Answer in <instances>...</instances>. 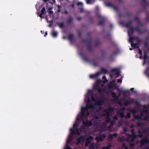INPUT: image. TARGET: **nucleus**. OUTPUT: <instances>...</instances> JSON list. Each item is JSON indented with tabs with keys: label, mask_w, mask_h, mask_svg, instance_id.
I'll use <instances>...</instances> for the list:
<instances>
[{
	"label": "nucleus",
	"mask_w": 149,
	"mask_h": 149,
	"mask_svg": "<svg viewBox=\"0 0 149 149\" xmlns=\"http://www.w3.org/2000/svg\"><path fill=\"white\" fill-rule=\"evenodd\" d=\"M116 69H114L113 70H112V71H116Z\"/></svg>",
	"instance_id": "50"
},
{
	"label": "nucleus",
	"mask_w": 149,
	"mask_h": 149,
	"mask_svg": "<svg viewBox=\"0 0 149 149\" xmlns=\"http://www.w3.org/2000/svg\"><path fill=\"white\" fill-rule=\"evenodd\" d=\"M101 71L104 74H106L107 72V70L104 69H101Z\"/></svg>",
	"instance_id": "20"
},
{
	"label": "nucleus",
	"mask_w": 149,
	"mask_h": 149,
	"mask_svg": "<svg viewBox=\"0 0 149 149\" xmlns=\"http://www.w3.org/2000/svg\"><path fill=\"white\" fill-rule=\"evenodd\" d=\"M111 148V146L109 144L107 146L104 147L102 149H110Z\"/></svg>",
	"instance_id": "17"
},
{
	"label": "nucleus",
	"mask_w": 149,
	"mask_h": 149,
	"mask_svg": "<svg viewBox=\"0 0 149 149\" xmlns=\"http://www.w3.org/2000/svg\"><path fill=\"white\" fill-rule=\"evenodd\" d=\"M139 58H140V59H142V56H140V57H139Z\"/></svg>",
	"instance_id": "57"
},
{
	"label": "nucleus",
	"mask_w": 149,
	"mask_h": 149,
	"mask_svg": "<svg viewBox=\"0 0 149 149\" xmlns=\"http://www.w3.org/2000/svg\"><path fill=\"white\" fill-rule=\"evenodd\" d=\"M106 137V136L105 134H103L102 135H101L100 134L99 135L97 136L96 138V140L97 141V142H98L99 141H102L103 140V139L105 138Z\"/></svg>",
	"instance_id": "9"
},
{
	"label": "nucleus",
	"mask_w": 149,
	"mask_h": 149,
	"mask_svg": "<svg viewBox=\"0 0 149 149\" xmlns=\"http://www.w3.org/2000/svg\"><path fill=\"white\" fill-rule=\"evenodd\" d=\"M129 104H130V102L128 101H127L126 102L124 103L125 105H127Z\"/></svg>",
	"instance_id": "30"
},
{
	"label": "nucleus",
	"mask_w": 149,
	"mask_h": 149,
	"mask_svg": "<svg viewBox=\"0 0 149 149\" xmlns=\"http://www.w3.org/2000/svg\"><path fill=\"white\" fill-rule=\"evenodd\" d=\"M132 38H130V39H129V41L130 42H131V41H132Z\"/></svg>",
	"instance_id": "40"
},
{
	"label": "nucleus",
	"mask_w": 149,
	"mask_h": 149,
	"mask_svg": "<svg viewBox=\"0 0 149 149\" xmlns=\"http://www.w3.org/2000/svg\"><path fill=\"white\" fill-rule=\"evenodd\" d=\"M114 8L115 9V10H117V8Z\"/></svg>",
	"instance_id": "60"
},
{
	"label": "nucleus",
	"mask_w": 149,
	"mask_h": 149,
	"mask_svg": "<svg viewBox=\"0 0 149 149\" xmlns=\"http://www.w3.org/2000/svg\"><path fill=\"white\" fill-rule=\"evenodd\" d=\"M137 125L138 126H142L143 124L139 123H138Z\"/></svg>",
	"instance_id": "36"
},
{
	"label": "nucleus",
	"mask_w": 149,
	"mask_h": 149,
	"mask_svg": "<svg viewBox=\"0 0 149 149\" xmlns=\"http://www.w3.org/2000/svg\"><path fill=\"white\" fill-rule=\"evenodd\" d=\"M104 23V22L103 21H100L99 23V25H102Z\"/></svg>",
	"instance_id": "25"
},
{
	"label": "nucleus",
	"mask_w": 149,
	"mask_h": 149,
	"mask_svg": "<svg viewBox=\"0 0 149 149\" xmlns=\"http://www.w3.org/2000/svg\"><path fill=\"white\" fill-rule=\"evenodd\" d=\"M52 34L53 36L56 37L57 36V33L56 31H53L52 32Z\"/></svg>",
	"instance_id": "19"
},
{
	"label": "nucleus",
	"mask_w": 149,
	"mask_h": 149,
	"mask_svg": "<svg viewBox=\"0 0 149 149\" xmlns=\"http://www.w3.org/2000/svg\"><path fill=\"white\" fill-rule=\"evenodd\" d=\"M93 138V137L91 136H90L89 138H86L83 136H81L78 139L76 144L78 145L79 143H83L86 140L85 146H87L90 143L89 140L90 139L92 140Z\"/></svg>",
	"instance_id": "6"
},
{
	"label": "nucleus",
	"mask_w": 149,
	"mask_h": 149,
	"mask_svg": "<svg viewBox=\"0 0 149 149\" xmlns=\"http://www.w3.org/2000/svg\"><path fill=\"white\" fill-rule=\"evenodd\" d=\"M138 136L140 138H142L144 136V138L143 139L140 141L141 146H143L146 144L149 143V127L147 130L143 131L141 132L140 131L138 132Z\"/></svg>",
	"instance_id": "2"
},
{
	"label": "nucleus",
	"mask_w": 149,
	"mask_h": 149,
	"mask_svg": "<svg viewBox=\"0 0 149 149\" xmlns=\"http://www.w3.org/2000/svg\"><path fill=\"white\" fill-rule=\"evenodd\" d=\"M58 8H61V6H60V5H58Z\"/></svg>",
	"instance_id": "44"
},
{
	"label": "nucleus",
	"mask_w": 149,
	"mask_h": 149,
	"mask_svg": "<svg viewBox=\"0 0 149 149\" xmlns=\"http://www.w3.org/2000/svg\"><path fill=\"white\" fill-rule=\"evenodd\" d=\"M49 0H43V1L45 2H47Z\"/></svg>",
	"instance_id": "45"
},
{
	"label": "nucleus",
	"mask_w": 149,
	"mask_h": 149,
	"mask_svg": "<svg viewBox=\"0 0 149 149\" xmlns=\"http://www.w3.org/2000/svg\"><path fill=\"white\" fill-rule=\"evenodd\" d=\"M143 107L145 108H146V105H143Z\"/></svg>",
	"instance_id": "54"
},
{
	"label": "nucleus",
	"mask_w": 149,
	"mask_h": 149,
	"mask_svg": "<svg viewBox=\"0 0 149 149\" xmlns=\"http://www.w3.org/2000/svg\"><path fill=\"white\" fill-rule=\"evenodd\" d=\"M145 149H149V146L146 147Z\"/></svg>",
	"instance_id": "51"
},
{
	"label": "nucleus",
	"mask_w": 149,
	"mask_h": 149,
	"mask_svg": "<svg viewBox=\"0 0 149 149\" xmlns=\"http://www.w3.org/2000/svg\"><path fill=\"white\" fill-rule=\"evenodd\" d=\"M65 37L64 36V37H63V39H65Z\"/></svg>",
	"instance_id": "61"
},
{
	"label": "nucleus",
	"mask_w": 149,
	"mask_h": 149,
	"mask_svg": "<svg viewBox=\"0 0 149 149\" xmlns=\"http://www.w3.org/2000/svg\"><path fill=\"white\" fill-rule=\"evenodd\" d=\"M77 5L78 6L80 5L82 6L83 5V3L81 2H79L77 3Z\"/></svg>",
	"instance_id": "29"
},
{
	"label": "nucleus",
	"mask_w": 149,
	"mask_h": 149,
	"mask_svg": "<svg viewBox=\"0 0 149 149\" xmlns=\"http://www.w3.org/2000/svg\"><path fill=\"white\" fill-rule=\"evenodd\" d=\"M131 45L132 47H134V48L139 47V45L137 43L135 44L131 43Z\"/></svg>",
	"instance_id": "12"
},
{
	"label": "nucleus",
	"mask_w": 149,
	"mask_h": 149,
	"mask_svg": "<svg viewBox=\"0 0 149 149\" xmlns=\"http://www.w3.org/2000/svg\"><path fill=\"white\" fill-rule=\"evenodd\" d=\"M120 93L119 94V95H118V97H120Z\"/></svg>",
	"instance_id": "55"
},
{
	"label": "nucleus",
	"mask_w": 149,
	"mask_h": 149,
	"mask_svg": "<svg viewBox=\"0 0 149 149\" xmlns=\"http://www.w3.org/2000/svg\"><path fill=\"white\" fill-rule=\"evenodd\" d=\"M58 25L61 28H62L63 26V23L59 24Z\"/></svg>",
	"instance_id": "24"
},
{
	"label": "nucleus",
	"mask_w": 149,
	"mask_h": 149,
	"mask_svg": "<svg viewBox=\"0 0 149 149\" xmlns=\"http://www.w3.org/2000/svg\"><path fill=\"white\" fill-rule=\"evenodd\" d=\"M81 19V17L77 18V20H80Z\"/></svg>",
	"instance_id": "41"
},
{
	"label": "nucleus",
	"mask_w": 149,
	"mask_h": 149,
	"mask_svg": "<svg viewBox=\"0 0 149 149\" xmlns=\"http://www.w3.org/2000/svg\"><path fill=\"white\" fill-rule=\"evenodd\" d=\"M130 113H127L126 116H125V118H130Z\"/></svg>",
	"instance_id": "23"
},
{
	"label": "nucleus",
	"mask_w": 149,
	"mask_h": 149,
	"mask_svg": "<svg viewBox=\"0 0 149 149\" xmlns=\"http://www.w3.org/2000/svg\"><path fill=\"white\" fill-rule=\"evenodd\" d=\"M45 10H46L45 8L43 7L41 10V13L43 15H44L45 13Z\"/></svg>",
	"instance_id": "18"
},
{
	"label": "nucleus",
	"mask_w": 149,
	"mask_h": 149,
	"mask_svg": "<svg viewBox=\"0 0 149 149\" xmlns=\"http://www.w3.org/2000/svg\"><path fill=\"white\" fill-rule=\"evenodd\" d=\"M126 26L127 27V28H128V27H130V25H129V23L128 24H127L126 25Z\"/></svg>",
	"instance_id": "37"
},
{
	"label": "nucleus",
	"mask_w": 149,
	"mask_h": 149,
	"mask_svg": "<svg viewBox=\"0 0 149 149\" xmlns=\"http://www.w3.org/2000/svg\"><path fill=\"white\" fill-rule=\"evenodd\" d=\"M47 35V32H45V36H46V35Z\"/></svg>",
	"instance_id": "46"
},
{
	"label": "nucleus",
	"mask_w": 149,
	"mask_h": 149,
	"mask_svg": "<svg viewBox=\"0 0 149 149\" xmlns=\"http://www.w3.org/2000/svg\"><path fill=\"white\" fill-rule=\"evenodd\" d=\"M74 130H72V129H70V130L71 132L69 136L67 141L68 143H70L72 140V134H74L77 135H79L80 133H81L82 131L84 132L85 129L83 126L81 127L79 129H78L77 127L75 124H73Z\"/></svg>",
	"instance_id": "4"
},
{
	"label": "nucleus",
	"mask_w": 149,
	"mask_h": 149,
	"mask_svg": "<svg viewBox=\"0 0 149 149\" xmlns=\"http://www.w3.org/2000/svg\"><path fill=\"white\" fill-rule=\"evenodd\" d=\"M130 111L132 112L134 114L136 112V111L135 110L133 109L131 110Z\"/></svg>",
	"instance_id": "31"
},
{
	"label": "nucleus",
	"mask_w": 149,
	"mask_h": 149,
	"mask_svg": "<svg viewBox=\"0 0 149 149\" xmlns=\"http://www.w3.org/2000/svg\"><path fill=\"white\" fill-rule=\"evenodd\" d=\"M43 15L40 13L39 15V16L41 18H44V17H43L42 16V15Z\"/></svg>",
	"instance_id": "33"
},
{
	"label": "nucleus",
	"mask_w": 149,
	"mask_h": 149,
	"mask_svg": "<svg viewBox=\"0 0 149 149\" xmlns=\"http://www.w3.org/2000/svg\"><path fill=\"white\" fill-rule=\"evenodd\" d=\"M49 26H51V25H49Z\"/></svg>",
	"instance_id": "62"
},
{
	"label": "nucleus",
	"mask_w": 149,
	"mask_h": 149,
	"mask_svg": "<svg viewBox=\"0 0 149 149\" xmlns=\"http://www.w3.org/2000/svg\"><path fill=\"white\" fill-rule=\"evenodd\" d=\"M73 19L71 17H69L68 19V23H70L72 21Z\"/></svg>",
	"instance_id": "15"
},
{
	"label": "nucleus",
	"mask_w": 149,
	"mask_h": 149,
	"mask_svg": "<svg viewBox=\"0 0 149 149\" xmlns=\"http://www.w3.org/2000/svg\"><path fill=\"white\" fill-rule=\"evenodd\" d=\"M102 79H106V77L105 76H104L102 77Z\"/></svg>",
	"instance_id": "43"
},
{
	"label": "nucleus",
	"mask_w": 149,
	"mask_h": 149,
	"mask_svg": "<svg viewBox=\"0 0 149 149\" xmlns=\"http://www.w3.org/2000/svg\"><path fill=\"white\" fill-rule=\"evenodd\" d=\"M124 108L123 107L121 109H119L116 110L117 115H119L121 118H123L124 117V110H125Z\"/></svg>",
	"instance_id": "8"
},
{
	"label": "nucleus",
	"mask_w": 149,
	"mask_h": 149,
	"mask_svg": "<svg viewBox=\"0 0 149 149\" xmlns=\"http://www.w3.org/2000/svg\"><path fill=\"white\" fill-rule=\"evenodd\" d=\"M72 7H74V4H72Z\"/></svg>",
	"instance_id": "59"
},
{
	"label": "nucleus",
	"mask_w": 149,
	"mask_h": 149,
	"mask_svg": "<svg viewBox=\"0 0 149 149\" xmlns=\"http://www.w3.org/2000/svg\"><path fill=\"white\" fill-rule=\"evenodd\" d=\"M100 73L99 72L93 75H90V77L91 78H96L100 74Z\"/></svg>",
	"instance_id": "10"
},
{
	"label": "nucleus",
	"mask_w": 149,
	"mask_h": 149,
	"mask_svg": "<svg viewBox=\"0 0 149 149\" xmlns=\"http://www.w3.org/2000/svg\"><path fill=\"white\" fill-rule=\"evenodd\" d=\"M111 95H112V96L116 98V99H118V97L116 95V94L115 93L113 92H112L111 93Z\"/></svg>",
	"instance_id": "14"
},
{
	"label": "nucleus",
	"mask_w": 149,
	"mask_h": 149,
	"mask_svg": "<svg viewBox=\"0 0 149 149\" xmlns=\"http://www.w3.org/2000/svg\"><path fill=\"white\" fill-rule=\"evenodd\" d=\"M123 122L122 121H120L118 123V126H120L122 125Z\"/></svg>",
	"instance_id": "26"
},
{
	"label": "nucleus",
	"mask_w": 149,
	"mask_h": 149,
	"mask_svg": "<svg viewBox=\"0 0 149 149\" xmlns=\"http://www.w3.org/2000/svg\"><path fill=\"white\" fill-rule=\"evenodd\" d=\"M124 130L125 132H126L127 131V128H124Z\"/></svg>",
	"instance_id": "39"
},
{
	"label": "nucleus",
	"mask_w": 149,
	"mask_h": 149,
	"mask_svg": "<svg viewBox=\"0 0 149 149\" xmlns=\"http://www.w3.org/2000/svg\"><path fill=\"white\" fill-rule=\"evenodd\" d=\"M45 18H46V20L47 21L49 22V23H51V22H52V20H49L48 19V17L47 16H46L45 17Z\"/></svg>",
	"instance_id": "27"
},
{
	"label": "nucleus",
	"mask_w": 149,
	"mask_h": 149,
	"mask_svg": "<svg viewBox=\"0 0 149 149\" xmlns=\"http://www.w3.org/2000/svg\"><path fill=\"white\" fill-rule=\"evenodd\" d=\"M73 38V35H70L68 37V39L71 41H72Z\"/></svg>",
	"instance_id": "16"
},
{
	"label": "nucleus",
	"mask_w": 149,
	"mask_h": 149,
	"mask_svg": "<svg viewBox=\"0 0 149 149\" xmlns=\"http://www.w3.org/2000/svg\"><path fill=\"white\" fill-rule=\"evenodd\" d=\"M91 1L90 0H87L86 3L87 4H89Z\"/></svg>",
	"instance_id": "34"
},
{
	"label": "nucleus",
	"mask_w": 149,
	"mask_h": 149,
	"mask_svg": "<svg viewBox=\"0 0 149 149\" xmlns=\"http://www.w3.org/2000/svg\"><path fill=\"white\" fill-rule=\"evenodd\" d=\"M119 104H120V105H122V103H121V102H119Z\"/></svg>",
	"instance_id": "52"
},
{
	"label": "nucleus",
	"mask_w": 149,
	"mask_h": 149,
	"mask_svg": "<svg viewBox=\"0 0 149 149\" xmlns=\"http://www.w3.org/2000/svg\"><path fill=\"white\" fill-rule=\"evenodd\" d=\"M107 6H112V4L111 3H108L106 4Z\"/></svg>",
	"instance_id": "32"
},
{
	"label": "nucleus",
	"mask_w": 149,
	"mask_h": 149,
	"mask_svg": "<svg viewBox=\"0 0 149 149\" xmlns=\"http://www.w3.org/2000/svg\"><path fill=\"white\" fill-rule=\"evenodd\" d=\"M52 8H49V14H52L53 13V12L52 10Z\"/></svg>",
	"instance_id": "22"
},
{
	"label": "nucleus",
	"mask_w": 149,
	"mask_h": 149,
	"mask_svg": "<svg viewBox=\"0 0 149 149\" xmlns=\"http://www.w3.org/2000/svg\"><path fill=\"white\" fill-rule=\"evenodd\" d=\"M139 54H142V52H141V50L140 49H139Z\"/></svg>",
	"instance_id": "38"
},
{
	"label": "nucleus",
	"mask_w": 149,
	"mask_h": 149,
	"mask_svg": "<svg viewBox=\"0 0 149 149\" xmlns=\"http://www.w3.org/2000/svg\"><path fill=\"white\" fill-rule=\"evenodd\" d=\"M148 105H149V104H148Z\"/></svg>",
	"instance_id": "64"
},
{
	"label": "nucleus",
	"mask_w": 149,
	"mask_h": 149,
	"mask_svg": "<svg viewBox=\"0 0 149 149\" xmlns=\"http://www.w3.org/2000/svg\"><path fill=\"white\" fill-rule=\"evenodd\" d=\"M147 58V57L146 55V52H145L144 56V60H145Z\"/></svg>",
	"instance_id": "28"
},
{
	"label": "nucleus",
	"mask_w": 149,
	"mask_h": 149,
	"mask_svg": "<svg viewBox=\"0 0 149 149\" xmlns=\"http://www.w3.org/2000/svg\"><path fill=\"white\" fill-rule=\"evenodd\" d=\"M148 110L146 109H144L141 111L140 116H134V117L135 119H140L142 120H149V116L148 115Z\"/></svg>",
	"instance_id": "5"
},
{
	"label": "nucleus",
	"mask_w": 149,
	"mask_h": 149,
	"mask_svg": "<svg viewBox=\"0 0 149 149\" xmlns=\"http://www.w3.org/2000/svg\"><path fill=\"white\" fill-rule=\"evenodd\" d=\"M122 82V80L121 79H119L118 80L117 82L121 83Z\"/></svg>",
	"instance_id": "35"
},
{
	"label": "nucleus",
	"mask_w": 149,
	"mask_h": 149,
	"mask_svg": "<svg viewBox=\"0 0 149 149\" xmlns=\"http://www.w3.org/2000/svg\"><path fill=\"white\" fill-rule=\"evenodd\" d=\"M113 77V76L112 75H110V77L111 78H112Z\"/></svg>",
	"instance_id": "49"
},
{
	"label": "nucleus",
	"mask_w": 149,
	"mask_h": 149,
	"mask_svg": "<svg viewBox=\"0 0 149 149\" xmlns=\"http://www.w3.org/2000/svg\"><path fill=\"white\" fill-rule=\"evenodd\" d=\"M97 146V145L96 144L93 143L90 146L89 148L91 149H93L96 148Z\"/></svg>",
	"instance_id": "11"
},
{
	"label": "nucleus",
	"mask_w": 149,
	"mask_h": 149,
	"mask_svg": "<svg viewBox=\"0 0 149 149\" xmlns=\"http://www.w3.org/2000/svg\"><path fill=\"white\" fill-rule=\"evenodd\" d=\"M91 99L92 101L94 102V103L90 104V99L88 98L86 102L87 104L86 107L81 108V113L80 118H79V115L77 116V119H81L83 121V123L85 127L90 126L92 124V123H94L93 126L95 129H98L97 130H100L102 132L106 130L109 131H112L111 127L114 123L115 121L117 120L118 118L116 116H111V113L113 111V108H109V109L105 110L104 113L102 114V117L104 118L105 120L102 122L100 124H99L97 120L99 118L97 116H95L96 120L95 121L91 120V121L85 120L87 119V116L89 114L90 111L92 115H95V111L98 112V111L102 109V108L100 107L103 103L102 100H100L97 101L96 99L94 97V96L91 95Z\"/></svg>",
	"instance_id": "1"
},
{
	"label": "nucleus",
	"mask_w": 149,
	"mask_h": 149,
	"mask_svg": "<svg viewBox=\"0 0 149 149\" xmlns=\"http://www.w3.org/2000/svg\"><path fill=\"white\" fill-rule=\"evenodd\" d=\"M146 43H145V45H146Z\"/></svg>",
	"instance_id": "63"
},
{
	"label": "nucleus",
	"mask_w": 149,
	"mask_h": 149,
	"mask_svg": "<svg viewBox=\"0 0 149 149\" xmlns=\"http://www.w3.org/2000/svg\"><path fill=\"white\" fill-rule=\"evenodd\" d=\"M117 136V134H110L109 135V138L111 139H112L113 136L116 137Z\"/></svg>",
	"instance_id": "13"
},
{
	"label": "nucleus",
	"mask_w": 149,
	"mask_h": 149,
	"mask_svg": "<svg viewBox=\"0 0 149 149\" xmlns=\"http://www.w3.org/2000/svg\"><path fill=\"white\" fill-rule=\"evenodd\" d=\"M132 135H129L128 134H124L121 138V139L122 140H125L127 141L130 142V145L132 148L133 147L135 143L133 141L135 138L136 137L134 132V130L132 129L131 130Z\"/></svg>",
	"instance_id": "3"
},
{
	"label": "nucleus",
	"mask_w": 149,
	"mask_h": 149,
	"mask_svg": "<svg viewBox=\"0 0 149 149\" xmlns=\"http://www.w3.org/2000/svg\"><path fill=\"white\" fill-rule=\"evenodd\" d=\"M60 11H61V10H60V9H58V12H60Z\"/></svg>",
	"instance_id": "48"
},
{
	"label": "nucleus",
	"mask_w": 149,
	"mask_h": 149,
	"mask_svg": "<svg viewBox=\"0 0 149 149\" xmlns=\"http://www.w3.org/2000/svg\"><path fill=\"white\" fill-rule=\"evenodd\" d=\"M146 63V61H145V60H144V62L143 63V65H144L145 64V63Z\"/></svg>",
	"instance_id": "47"
},
{
	"label": "nucleus",
	"mask_w": 149,
	"mask_h": 149,
	"mask_svg": "<svg viewBox=\"0 0 149 149\" xmlns=\"http://www.w3.org/2000/svg\"><path fill=\"white\" fill-rule=\"evenodd\" d=\"M119 73L118 72H117L116 73V74L118 76L119 75Z\"/></svg>",
	"instance_id": "56"
},
{
	"label": "nucleus",
	"mask_w": 149,
	"mask_h": 149,
	"mask_svg": "<svg viewBox=\"0 0 149 149\" xmlns=\"http://www.w3.org/2000/svg\"><path fill=\"white\" fill-rule=\"evenodd\" d=\"M130 50H132V48H130Z\"/></svg>",
	"instance_id": "58"
},
{
	"label": "nucleus",
	"mask_w": 149,
	"mask_h": 149,
	"mask_svg": "<svg viewBox=\"0 0 149 149\" xmlns=\"http://www.w3.org/2000/svg\"><path fill=\"white\" fill-rule=\"evenodd\" d=\"M64 13L66 14H68V12L67 11H65Z\"/></svg>",
	"instance_id": "42"
},
{
	"label": "nucleus",
	"mask_w": 149,
	"mask_h": 149,
	"mask_svg": "<svg viewBox=\"0 0 149 149\" xmlns=\"http://www.w3.org/2000/svg\"><path fill=\"white\" fill-rule=\"evenodd\" d=\"M104 86V83L101 80H98L95 83V88L100 93L102 92L103 89V86Z\"/></svg>",
	"instance_id": "7"
},
{
	"label": "nucleus",
	"mask_w": 149,
	"mask_h": 149,
	"mask_svg": "<svg viewBox=\"0 0 149 149\" xmlns=\"http://www.w3.org/2000/svg\"><path fill=\"white\" fill-rule=\"evenodd\" d=\"M134 127V126L133 125H131V126H130V127L131 128H133Z\"/></svg>",
	"instance_id": "53"
},
{
	"label": "nucleus",
	"mask_w": 149,
	"mask_h": 149,
	"mask_svg": "<svg viewBox=\"0 0 149 149\" xmlns=\"http://www.w3.org/2000/svg\"><path fill=\"white\" fill-rule=\"evenodd\" d=\"M121 149H127V147L126 146L125 144H124L122 146Z\"/></svg>",
	"instance_id": "21"
}]
</instances>
